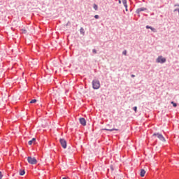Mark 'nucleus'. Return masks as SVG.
<instances>
[{"instance_id": "f257e3e1", "label": "nucleus", "mask_w": 179, "mask_h": 179, "mask_svg": "<svg viewBox=\"0 0 179 179\" xmlns=\"http://www.w3.org/2000/svg\"><path fill=\"white\" fill-rule=\"evenodd\" d=\"M27 162L29 164H37V159L36 157H28Z\"/></svg>"}, {"instance_id": "f03ea898", "label": "nucleus", "mask_w": 179, "mask_h": 179, "mask_svg": "<svg viewBox=\"0 0 179 179\" xmlns=\"http://www.w3.org/2000/svg\"><path fill=\"white\" fill-rule=\"evenodd\" d=\"M93 89L97 90L100 88V82L99 80L92 81Z\"/></svg>"}, {"instance_id": "7ed1b4c3", "label": "nucleus", "mask_w": 179, "mask_h": 179, "mask_svg": "<svg viewBox=\"0 0 179 179\" xmlns=\"http://www.w3.org/2000/svg\"><path fill=\"white\" fill-rule=\"evenodd\" d=\"M153 136H157L158 139H159V141H162V142H166V138H164V136H163V134H154Z\"/></svg>"}, {"instance_id": "20e7f679", "label": "nucleus", "mask_w": 179, "mask_h": 179, "mask_svg": "<svg viewBox=\"0 0 179 179\" xmlns=\"http://www.w3.org/2000/svg\"><path fill=\"white\" fill-rule=\"evenodd\" d=\"M156 61L158 64H164L166 62V58L159 56Z\"/></svg>"}, {"instance_id": "39448f33", "label": "nucleus", "mask_w": 179, "mask_h": 179, "mask_svg": "<svg viewBox=\"0 0 179 179\" xmlns=\"http://www.w3.org/2000/svg\"><path fill=\"white\" fill-rule=\"evenodd\" d=\"M61 145L62 146L63 149H66V141L64 138H60L59 140Z\"/></svg>"}, {"instance_id": "423d86ee", "label": "nucleus", "mask_w": 179, "mask_h": 179, "mask_svg": "<svg viewBox=\"0 0 179 179\" xmlns=\"http://www.w3.org/2000/svg\"><path fill=\"white\" fill-rule=\"evenodd\" d=\"M79 121H80V124H81V125H83V127H85V125H86V120H85V118L80 117L79 119Z\"/></svg>"}, {"instance_id": "0eeeda50", "label": "nucleus", "mask_w": 179, "mask_h": 179, "mask_svg": "<svg viewBox=\"0 0 179 179\" xmlns=\"http://www.w3.org/2000/svg\"><path fill=\"white\" fill-rule=\"evenodd\" d=\"M145 174H146V171H145V169H141V172H140L141 177H145Z\"/></svg>"}, {"instance_id": "6e6552de", "label": "nucleus", "mask_w": 179, "mask_h": 179, "mask_svg": "<svg viewBox=\"0 0 179 179\" xmlns=\"http://www.w3.org/2000/svg\"><path fill=\"white\" fill-rule=\"evenodd\" d=\"M122 2L124 6V8H126V10H128V5L127 4V0H122Z\"/></svg>"}, {"instance_id": "1a4fd4ad", "label": "nucleus", "mask_w": 179, "mask_h": 179, "mask_svg": "<svg viewBox=\"0 0 179 179\" xmlns=\"http://www.w3.org/2000/svg\"><path fill=\"white\" fill-rule=\"evenodd\" d=\"M32 143H36V138H33L31 141L28 142L29 145H31Z\"/></svg>"}, {"instance_id": "9d476101", "label": "nucleus", "mask_w": 179, "mask_h": 179, "mask_svg": "<svg viewBox=\"0 0 179 179\" xmlns=\"http://www.w3.org/2000/svg\"><path fill=\"white\" fill-rule=\"evenodd\" d=\"M103 131H110V132H113V131H118V129H103Z\"/></svg>"}, {"instance_id": "9b49d317", "label": "nucleus", "mask_w": 179, "mask_h": 179, "mask_svg": "<svg viewBox=\"0 0 179 179\" xmlns=\"http://www.w3.org/2000/svg\"><path fill=\"white\" fill-rule=\"evenodd\" d=\"M80 33L83 34V36H85V29L80 28Z\"/></svg>"}, {"instance_id": "f8f14e48", "label": "nucleus", "mask_w": 179, "mask_h": 179, "mask_svg": "<svg viewBox=\"0 0 179 179\" xmlns=\"http://www.w3.org/2000/svg\"><path fill=\"white\" fill-rule=\"evenodd\" d=\"M25 173L26 172L24 171V170L20 171V176H24Z\"/></svg>"}, {"instance_id": "ddd939ff", "label": "nucleus", "mask_w": 179, "mask_h": 179, "mask_svg": "<svg viewBox=\"0 0 179 179\" xmlns=\"http://www.w3.org/2000/svg\"><path fill=\"white\" fill-rule=\"evenodd\" d=\"M143 10H146L145 8H141L137 10L138 12H143Z\"/></svg>"}, {"instance_id": "4468645a", "label": "nucleus", "mask_w": 179, "mask_h": 179, "mask_svg": "<svg viewBox=\"0 0 179 179\" xmlns=\"http://www.w3.org/2000/svg\"><path fill=\"white\" fill-rule=\"evenodd\" d=\"M22 33H24V34H26L27 33V31L24 29H21Z\"/></svg>"}, {"instance_id": "2eb2a0df", "label": "nucleus", "mask_w": 179, "mask_h": 179, "mask_svg": "<svg viewBox=\"0 0 179 179\" xmlns=\"http://www.w3.org/2000/svg\"><path fill=\"white\" fill-rule=\"evenodd\" d=\"M31 104H33L34 103H37V100L36 99H32L31 101H30Z\"/></svg>"}, {"instance_id": "dca6fc26", "label": "nucleus", "mask_w": 179, "mask_h": 179, "mask_svg": "<svg viewBox=\"0 0 179 179\" xmlns=\"http://www.w3.org/2000/svg\"><path fill=\"white\" fill-rule=\"evenodd\" d=\"M173 104V107H177V103H174V101L171 102Z\"/></svg>"}, {"instance_id": "f3484780", "label": "nucleus", "mask_w": 179, "mask_h": 179, "mask_svg": "<svg viewBox=\"0 0 179 179\" xmlns=\"http://www.w3.org/2000/svg\"><path fill=\"white\" fill-rule=\"evenodd\" d=\"M94 9L95 10H97V9H98L97 5L94 4Z\"/></svg>"}, {"instance_id": "a211bd4d", "label": "nucleus", "mask_w": 179, "mask_h": 179, "mask_svg": "<svg viewBox=\"0 0 179 179\" xmlns=\"http://www.w3.org/2000/svg\"><path fill=\"white\" fill-rule=\"evenodd\" d=\"M150 30H152V31H153L154 33H156V29L151 27Z\"/></svg>"}, {"instance_id": "6ab92c4d", "label": "nucleus", "mask_w": 179, "mask_h": 179, "mask_svg": "<svg viewBox=\"0 0 179 179\" xmlns=\"http://www.w3.org/2000/svg\"><path fill=\"white\" fill-rule=\"evenodd\" d=\"M92 52H93L94 54H97V52L96 51L95 49H93V50H92Z\"/></svg>"}, {"instance_id": "aec40b11", "label": "nucleus", "mask_w": 179, "mask_h": 179, "mask_svg": "<svg viewBox=\"0 0 179 179\" xmlns=\"http://www.w3.org/2000/svg\"><path fill=\"white\" fill-rule=\"evenodd\" d=\"M134 110L135 113H136L138 108L136 106H135V107H134Z\"/></svg>"}, {"instance_id": "412c9836", "label": "nucleus", "mask_w": 179, "mask_h": 179, "mask_svg": "<svg viewBox=\"0 0 179 179\" xmlns=\"http://www.w3.org/2000/svg\"><path fill=\"white\" fill-rule=\"evenodd\" d=\"M122 54L123 55H127V50L123 51Z\"/></svg>"}, {"instance_id": "4be33fe9", "label": "nucleus", "mask_w": 179, "mask_h": 179, "mask_svg": "<svg viewBox=\"0 0 179 179\" xmlns=\"http://www.w3.org/2000/svg\"><path fill=\"white\" fill-rule=\"evenodd\" d=\"M2 177H3L2 172L0 171V179H2Z\"/></svg>"}, {"instance_id": "5701e85b", "label": "nucleus", "mask_w": 179, "mask_h": 179, "mask_svg": "<svg viewBox=\"0 0 179 179\" xmlns=\"http://www.w3.org/2000/svg\"><path fill=\"white\" fill-rule=\"evenodd\" d=\"M146 29H152V27H150L149 25H147Z\"/></svg>"}, {"instance_id": "b1692460", "label": "nucleus", "mask_w": 179, "mask_h": 179, "mask_svg": "<svg viewBox=\"0 0 179 179\" xmlns=\"http://www.w3.org/2000/svg\"><path fill=\"white\" fill-rule=\"evenodd\" d=\"M94 17H95V19H99V15H94Z\"/></svg>"}, {"instance_id": "393cba45", "label": "nucleus", "mask_w": 179, "mask_h": 179, "mask_svg": "<svg viewBox=\"0 0 179 179\" xmlns=\"http://www.w3.org/2000/svg\"><path fill=\"white\" fill-rule=\"evenodd\" d=\"M131 78H135V75H131Z\"/></svg>"}, {"instance_id": "a878e982", "label": "nucleus", "mask_w": 179, "mask_h": 179, "mask_svg": "<svg viewBox=\"0 0 179 179\" xmlns=\"http://www.w3.org/2000/svg\"><path fill=\"white\" fill-rule=\"evenodd\" d=\"M62 179H68V178H62Z\"/></svg>"}, {"instance_id": "bb28decb", "label": "nucleus", "mask_w": 179, "mask_h": 179, "mask_svg": "<svg viewBox=\"0 0 179 179\" xmlns=\"http://www.w3.org/2000/svg\"><path fill=\"white\" fill-rule=\"evenodd\" d=\"M119 3H121V0H119Z\"/></svg>"}, {"instance_id": "cd10ccee", "label": "nucleus", "mask_w": 179, "mask_h": 179, "mask_svg": "<svg viewBox=\"0 0 179 179\" xmlns=\"http://www.w3.org/2000/svg\"><path fill=\"white\" fill-rule=\"evenodd\" d=\"M178 6H179V5H178Z\"/></svg>"}]
</instances>
